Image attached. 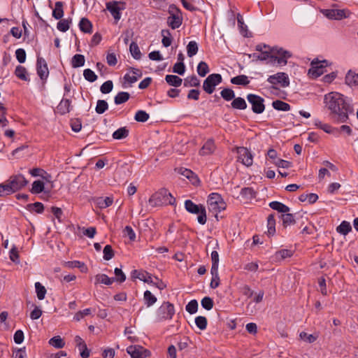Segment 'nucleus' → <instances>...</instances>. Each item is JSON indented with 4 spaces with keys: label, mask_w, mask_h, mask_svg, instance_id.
<instances>
[{
    "label": "nucleus",
    "mask_w": 358,
    "mask_h": 358,
    "mask_svg": "<svg viewBox=\"0 0 358 358\" xmlns=\"http://www.w3.org/2000/svg\"><path fill=\"white\" fill-rule=\"evenodd\" d=\"M324 103L329 110V116L336 122L344 123L349 119V113L353 108L346 97L337 92H331L324 95Z\"/></svg>",
    "instance_id": "obj_1"
},
{
    "label": "nucleus",
    "mask_w": 358,
    "mask_h": 358,
    "mask_svg": "<svg viewBox=\"0 0 358 358\" xmlns=\"http://www.w3.org/2000/svg\"><path fill=\"white\" fill-rule=\"evenodd\" d=\"M148 203L152 207L164 205L173 206L176 203V199L166 189L162 188L150 196Z\"/></svg>",
    "instance_id": "obj_2"
},
{
    "label": "nucleus",
    "mask_w": 358,
    "mask_h": 358,
    "mask_svg": "<svg viewBox=\"0 0 358 358\" xmlns=\"http://www.w3.org/2000/svg\"><path fill=\"white\" fill-rule=\"evenodd\" d=\"M185 208L187 211L193 214H198L197 220L199 224H205L207 220L206 208L202 205H197L191 200H186Z\"/></svg>",
    "instance_id": "obj_3"
},
{
    "label": "nucleus",
    "mask_w": 358,
    "mask_h": 358,
    "mask_svg": "<svg viewBox=\"0 0 358 358\" xmlns=\"http://www.w3.org/2000/svg\"><path fill=\"white\" fill-rule=\"evenodd\" d=\"M6 182L10 194L22 189L28 184V180L22 174L13 175Z\"/></svg>",
    "instance_id": "obj_4"
},
{
    "label": "nucleus",
    "mask_w": 358,
    "mask_h": 358,
    "mask_svg": "<svg viewBox=\"0 0 358 358\" xmlns=\"http://www.w3.org/2000/svg\"><path fill=\"white\" fill-rule=\"evenodd\" d=\"M208 208L211 211L220 213L226 208L227 204L224 201L220 194L212 193L208 196L207 201Z\"/></svg>",
    "instance_id": "obj_5"
},
{
    "label": "nucleus",
    "mask_w": 358,
    "mask_h": 358,
    "mask_svg": "<svg viewBox=\"0 0 358 358\" xmlns=\"http://www.w3.org/2000/svg\"><path fill=\"white\" fill-rule=\"evenodd\" d=\"M157 321H162L172 319L175 314L174 306L169 301L164 302L157 310Z\"/></svg>",
    "instance_id": "obj_6"
},
{
    "label": "nucleus",
    "mask_w": 358,
    "mask_h": 358,
    "mask_svg": "<svg viewBox=\"0 0 358 358\" xmlns=\"http://www.w3.org/2000/svg\"><path fill=\"white\" fill-rule=\"evenodd\" d=\"M271 52L273 55L272 57L273 65L285 66L287 63V59L292 56L289 52L278 47L272 48Z\"/></svg>",
    "instance_id": "obj_7"
},
{
    "label": "nucleus",
    "mask_w": 358,
    "mask_h": 358,
    "mask_svg": "<svg viewBox=\"0 0 358 358\" xmlns=\"http://www.w3.org/2000/svg\"><path fill=\"white\" fill-rule=\"evenodd\" d=\"M222 81V76L219 73L209 75L203 83V90L208 94H211L215 90V87Z\"/></svg>",
    "instance_id": "obj_8"
},
{
    "label": "nucleus",
    "mask_w": 358,
    "mask_h": 358,
    "mask_svg": "<svg viewBox=\"0 0 358 358\" xmlns=\"http://www.w3.org/2000/svg\"><path fill=\"white\" fill-rule=\"evenodd\" d=\"M247 100L251 104L253 113L260 114L264 111V99L260 96L249 94L247 95Z\"/></svg>",
    "instance_id": "obj_9"
},
{
    "label": "nucleus",
    "mask_w": 358,
    "mask_h": 358,
    "mask_svg": "<svg viewBox=\"0 0 358 358\" xmlns=\"http://www.w3.org/2000/svg\"><path fill=\"white\" fill-rule=\"evenodd\" d=\"M267 81L273 85L274 89L276 85H279L282 87H287L289 85V79L287 73L284 72L277 73L274 75L268 76Z\"/></svg>",
    "instance_id": "obj_10"
},
{
    "label": "nucleus",
    "mask_w": 358,
    "mask_h": 358,
    "mask_svg": "<svg viewBox=\"0 0 358 358\" xmlns=\"http://www.w3.org/2000/svg\"><path fill=\"white\" fill-rule=\"evenodd\" d=\"M324 16L330 20H340L350 16L351 12L348 9H325L322 10Z\"/></svg>",
    "instance_id": "obj_11"
},
{
    "label": "nucleus",
    "mask_w": 358,
    "mask_h": 358,
    "mask_svg": "<svg viewBox=\"0 0 358 358\" xmlns=\"http://www.w3.org/2000/svg\"><path fill=\"white\" fill-rule=\"evenodd\" d=\"M311 68L308 71V73L313 78H317L324 73V68L327 66V61H319L317 59H314L310 63Z\"/></svg>",
    "instance_id": "obj_12"
},
{
    "label": "nucleus",
    "mask_w": 358,
    "mask_h": 358,
    "mask_svg": "<svg viewBox=\"0 0 358 358\" xmlns=\"http://www.w3.org/2000/svg\"><path fill=\"white\" fill-rule=\"evenodd\" d=\"M238 162L246 166H250L253 162V157L251 152L246 148L240 147L237 148Z\"/></svg>",
    "instance_id": "obj_13"
},
{
    "label": "nucleus",
    "mask_w": 358,
    "mask_h": 358,
    "mask_svg": "<svg viewBox=\"0 0 358 358\" xmlns=\"http://www.w3.org/2000/svg\"><path fill=\"white\" fill-rule=\"evenodd\" d=\"M127 352L131 358H146L150 355L149 350L140 345H130L127 348Z\"/></svg>",
    "instance_id": "obj_14"
},
{
    "label": "nucleus",
    "mask_w": 358,
    "mask_h": 358,
    "mask_svg": "<svg viewBox=\"0 0 358 358\" xmlns=\"http://www.w3.org/2000/svg\"><path fill=\"white\" fill-rule=\"evenodd\" d=\"M37 74L40 78L45 80L48 77L49 71L45 60L41 57H37L36 61Z\"/></svg>",
    "instance_id": "obj_15"
},
{
    "label": "nucleus",
    "mask_w": 358,
    "mask_h": 358,
    "mask_svg": "<svg viewBox=\"0 0 358 358\" xmlns=\"http://www.w3.org/2000/svg\"><path fill=\"white\" fill-rule=\"evenodd\" d=\"M119 3L124 5V3L123 2H117V1H110L106 3V8L107 10L110 13V14L113 15L114 19L116 21H118L120 17V10L123 9L124 8H120L119 6Z\"/></svg>",
    "instance_id": "obj_16"
},
{
    "label": "nucleus",
    "mask_w": 358,
    "mask_h": 358,
    "mask_svg": "<svg viewBox=\"0 0 358 358\" xmlns=\"http://www.w3.org/2000/svg\"><path fill=\"white\" fill-rule=\"evenodd\" d=\"M182 22L180 12L176 10V13H170V16L167 18V24L173 29L178 28Z\"/></svg>",
    "instance_id": "obj_17"
},
{
    "label": "nucleus",
    "mask_w": 358,
    "mask_h": 358,
    "mask_svg": "<svg viewBox=\"0 0 358 358\" xmlns=\"http://www.w3.org/2000/svg\"><path fill=\"white\" fill-rule=\"evenodd\" d=\"M131 278L139 279L140 280L143 281L147 283H152V276L151 275L145 271L143 270H134L131 272Z\"/></svg>",
    "instance_id": "obj_18"
},
{
    "label": "nucleus",
    "mask_w": 358,
    "mask_h": 358,
    "mask_svg": "<svg viewBox=\"0 0 358 358\" xmlns=\"http://www.w3.org/2000/svg\"><path fill=\"white\" fill-rule=\"evenodd\" d=\"M76 347L78 348L80 352L82 358H88L90 357V350L87 349V345L85 341L79 336H76L74 338Z\"/></svg>",
    "instance_id": "obj_19"
},
{
    "label": "nucleus",
    "mask_w": 358,
    "mask_h": 358,
    "mask_svg": "<svg viewBox=\"0 0 358 358\" xmlns=\"http://www.w3.org/2000/svg\"><path fill=\"white\" fill-rule=\"evenodd\" d=\"M215 150V142L213 139H208L199 151L201 155H207L213 153Z\"/></svg>",
    "instance_id": "obj_20"
},
{
    "label": "nucleus",
    "mask_w": 358,
    "mask_h": 358,
    "mask_svg": "<svg viewBox=\"0 0 358 358\" xmlns=\"http://www.w3.org/2000/svg\"><path fill=\"white\" fill-rule=\"evenodd\" d=\"M71 101L69 99H62L57 107V111L60 115H65L70 112Z\"/></svg>",
    "instance_id": "obj_21"
},
{
    "label": "nucleus",
    "mask_w": 358,
    "mask_h": 358,
    "mask_svg": "<svg viewBox=\"0 0 358 358\" xmlns=\"http://www.w3.org/2000/svg\"><path fill=\"white\" fill-rule=\"evenodd\" d=\"M345 83L349 86L358 85V73H355L352 70L348 71L345 76Z\"/></svg>",
    "instance_id": "obj_22"
},
{
    "label": "nucleus",
    "mask_w": 358,
    "mask_h": 358,
    "mask_svg": "<svg viewBox=\"0 0 358 358\" xmlns=\"http://www.w3.org/2000/svg\"><path fill=\"white\" fill-rule=\"evenodd\" d=\"M269 207L280 213H285L289 211V208L287 206L279 201H275L270 202Z\"/></svg>",
    "instance_id": "obj_23"
},
{
    "label": "nucleus",
    "mask_w": 358,
    "mask_h": 358,
    "mask_svg": "<svg viewBox=\"0 0 358 358\" xmlns=\"http://www.w3.org/2000/svg\"><path fill=\"white\" fill-rule=\"evenodd\" d=\"M79 28L83 32L90 34L92 31V24L88 19L83 17L79 22Z\"/></svg>",
    "instance_id": "obj_24"
},
{
    "label": "nucleus",
    "mask_w": 358,
    "mask_h": 358,
    "mask_svg": "<svg viewBox=\"0 0 358 358\" xmlns=\"http://www.w3.org/2000/svg\"><path fill=\"white\" fill-rule=\"evenodd\" d=\"M231 106L234 109L245 110L247 108V103L242 97H237L233 99Z\"/></svg>",
    "instance_id": "obj_25"
},
{
    "label": "nucleus",
    "mask_w": 358,
    "mask_h": 358,
    "mask_svg": "<svg viewBox=\"0 0 358 358\" xmlns=\"http://www.w3.org/2000/svg\"><path fill=\"white\" fill-rule=\"evenodd\" d=\"M166 83L173 87H179L182 83V78L175 75H166L165 77Z\"/></svg>",
    "instance_id": "obj_26"
},
{
    "label": "nucleus",
    "mask_w": 358,
    "mask_h": 358,
    "mask_svg": "<svg viewBox=\"0 0 358 358\" xmlns=\"http://www.w3.org/2000/svg\"><path fill=\"white\" fill-rule=\"evenodd\" d=\"M15 75L19 79L24 81H29V79L28 78L27 71L25 67L22 66H17L15 70Z\"/></svg>",
    "instance_id": "obj_27"
},
{
    "label": "nucleus",
    "mask_w": 358,
    "mask_h": 358,
    "mask_svg": "<svg viewBox=\"0 0 358 358\" xmlns=\"http://www.w3.org/2000/svg\"><path fill=\"white\" fill-rule=\"evenodd\" d=\"M85 57L83 55L76 54L71 59V66L73 68H79L85 64Z\"/></svg>",
    "instance_id": "obj_28"
},
{
    "label": "nucleus",
    "mask_w": 358,
    "mask_h": 358,
    "mask_svg": "<svg viewBox=\"0 0 358 358\" xmlns=\"http://www.w3.org/2000/svg\"><path fill=\"white\" fill-rule=\"evenodd\" d=\"M130 98L129 93L127 92H120L114 98V102L117 105H120L127 102Z\"/></svg>",
    "instance_id": "obj_29"
},
{
    "label": "nucleus",
    "mask_w": 358,
    "mask_h": 358,
    "mask_svg": "<svg viewBox=\"0 0 358 358\" xmlns=\"http://www.w3.org/2000/svg\"><path fill=\"white\" fill-rule=\"evenodd\" d=\"M231 83L234 85H247L250 83V80L245 75H239L232 78Z\"/></svg>",
    "instance_id": "obj_30"
},
{
    "label": "nucleus",
    "mask_w": 358,
    "mask_h": 358,
    "mask_svg": "<svg viewBox=\"0 0 358 358\" xmlns=\"http://www.w3.org/2000/svg\"><path fill=\"white\" fill-rule=\"evenodd\" d=\"M272 106L274 109L281 111H288L291 108L289 104L281 100L273 101L272 103Z\"/></svg>",
    "instance_id": "obj_31"
},
{
    "label": "nucleus",
    "mask_w": 358,
    "mask_h": 358,
    "mask_svg": "<svg viewBox=\"0 0 358 358\" xmlns=\"http://www.w3.org/2000/svg\"><path fill=\"white\" fill-rule=\"evenodd\" d=\"M95 280L96 283H101L106 285H110L113 282H115V279L113 278H109L106 274H98L95 276Z\"/></svg>",
    "instance_id": "obj_32"
},
{
    "label": "nucleus",
    "mask_w": 358,
    "mask_h": 358,
    "mask_svg": "<svg viewBox=\"0 0 358 358\" xmlns=\"http://www.w3.org/2000/svg\"><path fill=\"white\" fill-rule=\"evenodd\" d=\"M64 15V10H63V2L57 1L55 3V9L52 11V16L57 19H61Z\"/></svg>",
    "instance_id": "obj_33"
},
{
    "label": "nucleus",
    "mask_w": 358,
    "mask_h": 358,
    "mask_svg": "<svg viewBox=\"0 0 358 358\" xmlns=\"http://www.w3.org/2000/svg\"><path fill=\"white\" fill-rule=\"evenodd\" d=\"M48 343L57 349L63 348L65 346V342L59 336H55L50 338Z\"/></svg>",
    "instance_id": "obj_34"
},
{
    "label": "nucleus",
    "mask_w": 358,
    "mask_h": 358,
    "mask_svg": "<svg viewBox=\"0 0 358 358\" xmlns=\"http://www.w3.org/2000/svg\"><path fill=\"white\" fill-rule=\"evenodd\" d=\"M143 299H144V301H145V304L148 306V307H150L151 306H152L153 304H155L157 301V298L156 296H155L149 290H146L145 292H144V294H143Z\"/></svg>",
    "instance_id": "obj_35"
},
{
    "label": "nucleus",
    "mask_w": 358,
    "mask_h": 358,
    "mask_svg": "<svg viewBox=\"0 0 358 358\" xmlns=\"http://www.w3.org/2000/svg\"><path fill=\"white\" fill-rule=\"evenodd\" d=\"M237 22L241 34L243 36L248 37V36L247 25L244 23L243 18L240 13L237 15Z\"/></svg>",
    "instance_id": "obj_36"
},
{
    "label": "nucleus",
    "mask_w": 358,
    "mask_h": 358,
    "mask_svg": "<svg viewBox=\"0 0 358 358\" xmlns=\"http://www.w3.org/2000/svg\"><path fill=\"white\" fill-rule=\"evenodd\" d=\"M129 135V130L126 127H121L114 131L113 138L116 140H121L125 138Z\"/></svg>",
    "instance_id": "obj_37"
},
{
    "label": "nucleus",
    "mask_w": 358,
    "mask_h": 358,
    "mask_svg": "<svg viewBox=\"0 0 358 358\" xmlns=\"http://www.w3.org/2000/svg\"><path fill=\"white\" fill-rule=\"evenodd\" d=\"M210 273L212 275V279L210 286L212 289H215L220 285L218 269H210Z\"/></svg>",
    "instance_id": "obj_38"
},
{
    "label": "nucleus",
    "mask_w": 358,
    "mask_h": 358,
    "mask_svg": "<svg viewBox=\"0 0 358 358\" xmlns=\"http://www.w3.org/2000/svg\"><path fill=\"white\" fill-rule=\"evenodd\" d=\"M162 43L163 45L166 48L170 46L172 43V37L171 34L168 29H163L162 31Z\"/></svg>",
    "instance_id": "obj_39"
},
{
    "label": "nucleus",
    "mask_w": 358,
    "mask_h": 358,
    "mask_svg": "<svg viewBox=\"0 0 358 358\" xmlns=\"http://www.w3.org/2000/svg\"><path fill=\"white\" fill-rule=\"evenodd\" d=\"M200 85V80L196 76H192L186 78L184 81L185 87H199Z\"/></svg>",
    "instance_id": "obj_40"
},
{
    "label": "nucleus",
    "mask_w": 358,
    "mask_h": 358,
    "mask_svg": "<svg viewBox=\"0 0 358 358\" xmlns=\"http://www.w3.org/2000/svg\"><path fill=\"white\" fill-rule=\"evenodd\" d=\"M241 195L247 199H252L256 197L257 192L252 187H243L241 189Z\"/></svg>",
    "instance_id": "obj_41"
},
{
    "label": "nucleus",
    "mask_w": 358,
    "mask_h": 358,
    "mask_svg": "<svg viewBox=\"0 0 358 358\" xmlns=\"http://www.w3.org/2000/svg\"><path fill=\"white\" fill-rule=\"evenodd\" d=\"M113 200L110 197H99L96 199V203L101 208H106L113 204Z\"/></svg>",
    "instance_id": "obj_42"
},
{
    "label": "nucleus",
    "mask_w": 358,
    "mask_h": 358,
    "mask_svg": "<svg viewBox=\"0 0 358 358\" xmlns=\"http://www.w3.org/2000/svg\"><path fill=\"white\" fill-rule=\"evenodd\" d=\"M275 220L273 215H269L267 218L268 234L273 236L275 232Z\"/></svg>",
    "instance_id": "obj_43"
},
{
    "label": "nucleus",
    "mask_w": 358,
    "mask_h": 358,
    "mask_svg": "<svg viewBox=\"0 0 358 358\" xmlns=\"http://www.w3.org/2000/svg\"><path fill=\"white\" fill-rule=\"evenodd\" d=\"M35 289L38 299H44L47 292L45 287L41 282H37L35 283Z\"/></svg>",
    "instance_id": "obj_44"
},
{
    "label": "nucleus",
    "mask_w": 358,
    "mask_h": 358,
    "mask_svg": "<svg viewBox=\"0 0 358 358\" xmlns=\"http://www.w3.org/2000/svg\"><path fill=\"white\" fill-rule=\"evenodd\" d=\"M198 45L196 41H192L189 42V43L187 45V52L188 57H192L194 55H195L198 52Z\"/></svg>",
    "instance_id": "obj_45"
},
{
    "label": "nucleus",
    "mask_w": 358,
    "mask_h": 358,
    "mask_svg": "<svg viewBox=\"0 0 358 358\" xmlns=\"http://www.w3.org/2000/svg\"><path fill=\"white\" fill-rule=\"evenodd\" d=\"M44 182L41 180H36L32 184L31 192L32 194H39L44 191Z\"/></svg>",
    "instance_id": "obj_46"
},
{
    "label": "nucleus",
    "mask_w": 358,
    "mask_h": 358,
    "mask_svg": "<svg viewBox=\"0 0 358 358\" xmlns=\"http://www.w3.org/2000/svg\"><path fill=\"white\" fill-rule=\"evenodd\" d=\"M352 230L350 224L347 221H343L337 227V231L343 235L348 234Z\"/></svg>",
    "instance_id": "obj_47"
},
{
    "label": "nucleus",
    "mask_w": 358,
    "mask_h": 358,
    "mask_svg": "<svg viewBox=\"0 0 358 358\" xmlns=\"http://www.w3.org/2000/svg\"><path fill=\"white\" fill-rule=\"evenodd\" d=\"M282 224L285 227L294 224L295 223L294 216L292 213H285L281 215Z\"/></svg>",
    "instance_id": "obj_48"
},
{
    "label": "nucleus",
    "mask_w": 358,
    "mask_h": 358,
    "mask_svg": "<svg viewBox=\"0 0 358 358\" xmlns=\"http://www.w3.org/2000/svg\"><path fill=\"white\" fill-rule=\"evenodd\" d=\"M221 96L225 100V101H231L235 97V93L233 90L230 88H224L220 92Z\"/></svg>",
    "instance_id": "obj_49"
},
{
    "label": "nucleus",
    "mask_w": 358,
    "mask_h": 358,
    "mask_svg": "<svg viewBox=\"0 0 358 358\" xmlns=\"http://www.w3.org/2000/svg\"><path fill=\"white\" fill-rule=\"evenodd\" d=\"M129 50L132 57L136 59H140L141 53L136 43L131 42L129 45Z\"/></svg>",
    "instance_id": "obj_50"
},
{
    "label": "nucleus",
    "mask_w": 358,
    "mask_h": 358,
    "mask_svg": "<svg viewBox=\"0 0 358 358\" xmlns=\"http://www.w3.org/2000/svg\"><path fill=\"white\" fill-rule=\"evenodd\" d=\"M273 52H271V48L268 50H265L264 52H261L260 55V61H266L268 64H271L273 65V57L272 55Z\"/></svg>",
    "instance_id": "obj_51"
},
{
    "label": "nucleus",
    "mask_w": 358,
    "mask_h": 358,
    "mask_svg": "<svg viewBox=\"0 0 358 358\" xmlns=\"http://www.w3.org/2000/svg\"><path fill=\"white\" fill-rule=\"evenodd\" d=\"M209 72V67L206 62H200L197 66V73L201 77H204Z\"/></svg>",
    "instance_id": "obj_52"
},
{
    "label": "nucleus",
    "mask_w": 358,
    "mask_h": 358,
    "mask_svg": "<svg viewBox=\"0 0 358 358\" xmlns=\"http://www.w3.org/2000/svg\"><path fill=\"white\" fill-rule=\"evenodd\" d=\"M71 22V19L62 20L57 23V28L60 31L65 32L67 30H69Z\"/></svg>",
    "instance_id": "obj_53"
},
{
    "label": "nucleus",
    "mask_w": 358,
    "mask_h": 358,
    "mask_svg": "<svg viewBox=\"0 0 358 358\" xmlns=\"http://www.w3.org/2000/svg\"><path fill=\"white\" fill-rule=\"evenodd\" d=\"M293 255V252L290 250L283 249L280 250L275 253V258L277 259H285Z\"/></svg>",
    "instance_id": "obj_54"
},
{
    "label": "nucleus",
    "mask_w": 358,
    "mask_h": 358,
    "mask_svg": "<svg viewBox=\"0 0 358 358\" xmlns=\"http://www.w3.org/2000/svg\"><path fill=\"white\" fill-rule=\"evenodd\" d=\"M108 108V104L105 100H98L95 108L98 114H103Z\"/></svg>",
    "instance_id": "obj_55"
},
{
    "label": "nucleus",
    "mask_w": 358,
    "mask_h": 358,
    "mask_svg": "<svg viewBox=\"0 0 358 358\" xmlns=\"http://www.w3.org/2000/svg\"><path fill=\"white\" fill-rule=\"evenodd\" d=\"M149 117L150 115L148 113L144 110H140L136 113L134 119L137 122H145L149 119Z\"/></svg>",
    "instance_id": "obj_56"
},
{
    "label": "nucleus",
    "mask_w": 358,
    "mask_h": 358,
    "mask_svg": "<svg viewBox=\"0 0 358 358\" xmlns=\"http://www.w3.org/2000/svg\"><path fill=\"white\" fill-rule=\"evenodd\" d=\"M83 76L85 80L90 83H93L96 80L97 76L93 71L90 69H86L83 71Z\"/></svg>",
    "instance_id": "obj_57"
},
{
    "label": "nucleus",
    "mask_w": 358,
    "mask_h": 358,
    "mask_svg": "<svg viewBox=\"0 0 358 358\" xmlns=\"http://www.w3.org/2000/svg\"><path fill=\"white\" fill-rule=\"evenodd\" d=\"M186 310L189 314H194L197 312L198 310V302L196 299L191 300L185 307Z\"/></svg>",
    "instance_id": "obj_58"
},
{
    "label": "nucleus",
    "mask_w": 358,
    "mask_h": 358,
    "mask_svg": "<svg viewBox=\"0 0 358 358\" xmlns=\"http://www.w3.org/2000/svg\"><path fill=\"white\" fill-rule=\"evenodd\" d=\"M201 303L202 307L207 310H211L214 305L213 300L209 296H205L203 298Z\"/></svg>",
    "instance_id": "obj_59"
},
{
    "label": "nucleus",
    "mask_w": 358,
    "mask_h": 358,
    "mask_svg": "<svg viewBox=\"0 0 358 358\" xmlns=\"http://www.w3.org/2000/svg\"><path fill=\"white\" fill-rule=\"evenodd\" d=\"M195 324L199 329L204 330L207 327V319L203 316H198L195 318Z\"/></svg>",
    "instance_id": "obj_60"
},
{
    "label": "nucleus",
    "mask_w": 358,
    "mask_h": 358,
    "mask_svg": "<svg viewBox=\"0 0 358 358\" xmlns=\"http://www.w3.org/2000/svg\"><path fill=\"white\" fill-rule=\"evenodd\" d=\"M103 252V259L107 261L111 259L115 255L114 251H113L111 245H106L104 247Z\"/></svg>",
    "instance_id": "obj_61"
},
{
    "label": "nucleus",
    "mask_w": 358,
    "mask_h": 358,
    "mask_svg": "<svg viewBox=\"0 0 358 358\" xmlns=\"http://www.w3.org/2000/svg\"><path fill=\"white\" fill-rule=\"evenodd\" d=\"M9 257L13 262L15 264L20 263V257L16 246L13 245V248L10 249L9 252Z\"/></svg>",
    "instance_id": "obj_62"
},
{
    "label": "nucleus",
    "mask_w": 358,
    "mask_h": 358,
    "mask_svg": "<svg viewBox=\"0 0 358 358\" xmlns=\"http://www.w3.org/2000/svg\"><path fill=\"white\" fill-rule=\"evenodd\" d=\"M114 273L115 275V278H113L115 279V281L122 283L126 280V275L123 273L121 268H115L114 270Z\"/></svg>",
    "instance_id": "obj_63"
},
{
    "label": "nucleus",
    "mask_w": 358,
    "mask_h": 358,
    "mask_svg": "<svg viewBox=\"0 0 358 358\" xmlns=\"http://www.w3.org/2000/svg\"><path fill=\"white\" fill-rule=\"evenodd\" d=\"M113 87V82L111 80H107L101 85L100 90L103 94H108L112 91Z\"/></svg>",
    "instance_id": "obj_64"
}]
</instances>
